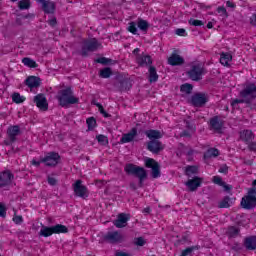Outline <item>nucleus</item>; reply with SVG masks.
<instances>
[{
  "instance_id": "1",
  "label": "nucleus",
  "mask_w": 256,
  "mask_h": 256,
  "mask_svg": "<svg viewBox=\"0 0 256 256\" xmlns=\"http://www.w3.org/2000/svg\"><path fill=\"white\" fill-rule=\"evenodd\" d=\"M57 100L60 107H69V105H77L79 103V98L75 97V92H73L71 86L59 90Z\"/></svg>"
},
{
  "instance_id": "2",
  "label": "nucleus",
  "mask_w": 256,
  "mask_h": 256,
  "mask_svg": "<svg viewBox=\"0 0 256 256\" xmlns=\"http://www.w3.org/2000/svg\"><path fill=\"white\" fill-rule=\"evenodd\" d=\"M124 171L126 175L137 177L139 187H143V183H145V179H147V170H145L144 167L128 163L125 165Z\"/></svg>"
},
{
  "instance_id": "3",
  "label": "nucleus",
  "mask_w": 256,
  "mask_h": 256,
  "mask_svg": "<svg viewBox=\"0 0 256 256\" xmlns=\"http://www.w3.org/2000/svg\"><path fill=\"white\" fill-rule=\"evenodd\" d=\"M69 233V228L63 224H56L54 226H42L39 235L40 237H51V235H61Z\"/></svg>"
},
{
  "instance_id": "4",
  "label": "nucleus",
  "mask_w": 256,
  "mask_h": 256,
  "mask_svg": "<svg viewBox=\"0 0 256 256\" xmlns=\"http://www.w3.org/2000/svg\"><path fill=\"white\" fill-rule=\"evenodd\" d=\"M242 209L251 211L256 207V187H252L248 190V194L244 196L240 202Z\"/></svg>"
},
{
  "instance_id": "5",
  "label": "nucleus",
  "mask_w": 256,
  "mask_h": 256,
  "mask_svg": "<svg viewBox=\"0 0 256 256\" xmlns=\"http://www.w3.org/2000/svg\"><path fill=\"white\" fill-rule=\"evenodd\" d=\"M187 75L191 81H201L205 75V66L201 63L192 64Z\"/></svg>"
},
{
  "instance_id": "6",
  "label": "nucleus",
  "mask_w": 256,
  "mask_h": 256,
  "mask_svg": "<svg viewBox=\"0 0 256 256\" xmlns=\"http://www.w3.org/2000/svg\"><path fill=\"white\" fill-rule=\"evenodd\" d=\"M101 47V43H99V40L97 38H91L89 40H84L83 46L81 49V55L82 57H87L89 53H93L97 51Z\"/></svg>"
},
{
  "instance_id": "7",
  "label": "nucleus",
  "mask_w": 256,
  "mask_h": 256,
  "mask_svg": "<svg viewBox=\"0 0 256 256\" xmlns=\"http://www.w3.org/2000/svg\"><path fill=\"white\" fill-rule=\"evenodd\" d=\"M102 239L103 241L109 243L110 245H117L125 241V237L123 236V234L117 230L108 231L106 234L102 236Z\"/></svg>"
},
{
  "instance_id": "8",
  "label": "nucleus",
  "mask_w": 256,
  "mask_h": 256,
  "mask_svg": "<svg viewBox=\"0 0 256 256\" xmlns=\"http://www.w3.org/2000/svg\"><path fill=\"white\" fill-rule=\"evenodd\" d=\"M61 161V155L55 151H50L41 157V163H44L46 167H57Z\"/></svg>"
},
{
  "instance_id": "9",
  "label": "nucleus",
  "mask_w": 256,
  "mask_h": 256,
  "mask_svg": "<svg viewBox=\"0 0 256 256\" xmlns=\"http://www.w3.org/2000/svg\"><path fill=\"white\" fill-rule=\"evenodd\" d=\"M239 97L241 99H249L251 105L252 101L256 99V84L253 82L246 84L239 92Z\"/></svg>"
},
{
  "instance_id": "10",
  "label": "nucleus",
  "mask_w": 256,
  "mask_h": 256,
  "mask_svg": "<svg viewBox=\"0 0 256 256\" xmlns=\"http://www.w3.org/2000/svg\"><path fill=\"white\" fill-rule=\"evenodd\" d=\"M7 139L4 143L5 145H13L17 141V137L21 135V126L19 125H10L6 130Z\"/></svg>"
},
{
  "instance_id": "11",
  "label": "nucleus",
  "mask_w": 256,
  "mask_h": 256,
  "mask_svg": "<svg viewBox=\"0 0 256 256\" xmlns=\"http://www.w3.org/2000/svg\"><path fill=\"white\" fill-rule=\"evenodd\" d=\"M145 167L151 169L152 179H159L161 177V165L153 158H146L144 161Z\"/></svg>"
},
{
  "instance_id": "12",
  "label": "nucleus",
  "mask_w": 256,
  "mask_h": 256,
  "mask_svg": "<svg viewBox=\"0 0 256 256\" xmlns=\"http://www.w3.org/2000/svg\"><path fill=\"white\" fill-rule=\"evenodd\" d=\"M74 194L76 197H80L81 199H87L89 197V189L87 186L83 185V180H76L74 184H72Z\"/></svg>"
},
{
  "instance_id": "13",
  "label": "nucleus",
  "mask_w": 256,
  "mask_h": 256,
  "mask_svg": "<svg viewBox=\"0 0 256 256\" xmlns=\"http://www.w3.org/2000/svg\"><path fill=\"white\" fill-rule=\"evenodd\" d=\"M116 81H118L116 87L119 89V91H121V93L125 91H131L133 87V82L131 81V78L125 77L123 75H118L116 76Z\"/></svg>"
},
{
  "instance_id": "14",
  "label": "nucleus",
  "mask_w": 256,
  "mask_h": 256,
  "mask_svg": "<svg viewBox=\"0 0 256 256\" xmlns=\"http://www.w3.org/2000/svg\"><path fill=\"white\" fill-rule=\"evenodd\" d=\"M208 101L209 98L207 97V94L201 92L195 93L190 99V103L194 107H203V105H206Z\"/></svg>"
},
{
  "instance_id": "15",
  "label": "nucleus",
  "mask_w": 256,
  "mask_h": 256,
  "mask_svg": "<svg viewBox=\"0 0 256 256\" xmlns=\"http://www.w3.org/2000/svg\"><path fill=\"white\" fill-rule=\"evenodd\" d=\"M33 101L40 111H49V102H47V97L45 96V94H37L36 96H34Z\"/></svg>"
},
{
  "instance_id": "16",
  "label": "nucleus",
  "mask_w": 256,
  "mask_h": 256,
  "mask_svg": "<svg viewBox=\"0 0 256 256\" xmlns=\"http://www.w3.org/2000/svg\"><path fill=\"white\" fill-rule=\"evenodd\" d=\"M135 63L138 67H151V65H153V58H151L149 54H138L135 57Z\"/></svg>"
},
{
  "instance_id": "17",
  "label": "nucleus",
  "mask_w": 256,
  "mask_h": 256,
  "mask_svg": "<svg viewBox=\"0 0 256 256\" xmlns=\"http://www.w3.org/2000/svg\"><path fill=\"white\" fill-rule=\"evenodd\" d=\"M147 151H150V153H153V155H159L163 149H165V146H163V143L159 140H150L146 144Z\"/></svg>"
},
{
  "instance_id": "18",
  "label": "nucleus",
  "mask_w": 256,
  "mask_h": 256,
  "mask_svg": "<svg viewBox=\"0 0 256 256\" xmlns=\"http://www.w3.org/2000/svg\"><path fill=\"white\" fill-rule=\"evenodd\" d=\"M15 175L11 173V170H4L0 172V187H9L13 183Z\"/></svg>"
},
{
  "instance_id": "19",
  "label": "nucleus",
  "mask_w": 256,
  "mask_h": 256,
  "mask_svg": "<svg viewBox=\"0 0 256 256\" xmlns=\"http://www.w3.org/2000/svg\"><path fill=\"white\" fill-rule=\"evenodd\" d=\"M223 125H225V122L219 116H214L209 120L210 131L221 133L223 131Z\"/></svg>"
},
{
  "instance_id": "20",
  "label": "nucleus",
  "mask_w": 256,
  "mask_h": 256,
  "mask_svg": "<svg viewBox=\"0 0 256 256\" xmlns=\"http://www.w3.org/2000/svg\"><path fill=\"white\" fill-rule=\"evenodd\" d=\"M36 1L42 4V11L45 13V15H53L55 13V10L57 9L55 2L51 0H36Z\"/></svg>"
},
{
  "instance_id": "21",
  "label": "nucleus",
  "mask_w": 256,
  "mask_h": 256,
  "mask_svg": "<svg viewBox=\"0 0 256 256\" xmlns=\"http://www.w3.org/2000/svg\"><path fill=\"white\" fill-rule=\"evenodd\" d=\"M185 64V58H183L181 55L173 52L170 57L168 58V65H171V67H181V65Z\"/></svg>"
},
{
  "instance_id": "22",
  "label": "nucleus",
  "mask_w": 256,
  "mask_h": 256,
  "mask_svg": "<svg viewBox=\"0 0 256 256\" xmlns=\"http://www.w3.org/2000/svg\"><path fill=\"white\" fill-rule=\"evenodd\" d=\"M203 183V179L201 177L196 176L192 179H189L185 185L188 187L189 191H197L199 189V186Z\"/></svg>"
},
{
  "instance_id": "23",
  "label": "nucleus",
  "mask_w": 256,
  "mask_h": 256,
  "mask_svg": "<svg viewBox=\"0 0 256 256\" xmlns=\"http://www.w3.org/2000/svg\"><path fill=\"white\" fill-rule=\"evenodd\" d=\"M25 85L29 87V89H37V87H41V78L37 76H28L25 80Z\"/></svg>"
},
{
  "instance_id": "24",
  "label": "nucleus",
  "mask_w": 256,
  "mask_h": 256,
  "mask_svg": "<svg viewBox=\"0 0 256 256\" xmlns=\"http://www.w3.org/2000/svg\"><path fill=\"white\" fill-rule=\"evenodd\" d=\"M240 139L249 147V144L253 143V139H255V134L251 130H243L240 132Z\"/></svg>"
},
{
  "instance_id": "25",
  "label": "nucleus",
  "mask_w": 256,
  "mask_h": 256,
  "mask_svg": "<svg viewBox=\"0 0 256 256\" xmlns=\"http://www.w3.org/2000/svg\"><path fill=\"white\" fill-rule=\"evenodd\" d=\"M137 137V128L133 127L128 133L123 134L120 143H131Z\"/></svg>"
},
{
  "instance_id": "26",
  "label": "nucleus",
  "mask_w": 256,
  "mask_h": 256,
  "mask_svg": "<svg viewBox=\"0 0 256 256\" xmlns=\"http://www.w3.org/2000/svg\"><path fill=\"white\" fill-rule=\"evenodd\" d=\"M127 221H129V216L125 213H121L118 215L117 220H115L114 225L117 229H123V227H126Z\"/></svg>"
},
{
  "instance_id": "27",
  "label": "nucleus",
  "mask_w": 256,
  "mask_h": 256,
  "mask_svg": "<svg viewBox=\"0 0 256 256\" xmlns=\"http://www.w3.org/2000/svg\"><path fill=\"white\" fill-rule=\"evenodd\" d=\"M148 81L149 83H157L159 81V74H157V68L153 65L148 67Z\"/></svg>"
},
{
  "instance_id": "28",
  "label": "nucleus",
  "mask_w": 256,
  "mask_h": 256,
  "mask_svg": "<svg viewBox=\"0 0 256 256\" xmlns=\"http://www.w3.org/2000/svg\"><path fill=\"white\" fill-rule=\"evenodd\" d=\"M145 135L150 141H159V139L163 138V134H161V131L159 130H146Z\"/></svg>"
},
{
  "instance_id": "29",
  "label": "nucleus",
  "mask_w": 256,
  "mask_h": 256,
  "mask_svg": "<svg viewBox=\"0 0 256 256\" xmlns=\"http://www.w3.org/2000/svg\"><path fill=\"white\" fill-rule=\"evenodd\" d=\"M244 247L248 251H255L256 249V236H248L244 238Z\"/></svg>"
},
{
  "instance_id": "30",
  "label": "nucleus",
  "mask_w": 256,
  "mask_h": 256,
  "mask_svg": "<svg viewBox=\"0 0 256 256\" xmlns=\"http://www.w3.org/2000/svg\"><path fill=\"white\" fill-rule=\"evenodd\" d=\"M235 203V198H231L229 196H225L219 203L218 208L219 209H229L231 205Z\"/></svg>"
},
{
  "instance_id": "31",
  "label": "nucleus",
  "mask_w": 256,
  "mask_h": 256,
  "mask_svg": "<svg viewBox=\"0 0 256 256\" xmlns=\"http://www.w3.org/2000/svg\"><path fill=\"white\" fill-rule=\"evenodd\" d=\"M220 63L223 65V67H229V63L233 61V55L229 52H222L220 54Z\"/></svg>"
},
{
  "instance_id": "32",
  "label": "nucleus",
  "mask_w": 256,
  "mask_h": 256,
  "mask_svg": "<svg viewBox=\"0 0 256 256\" xmlns=\"http://www.w3.org/2000/svg\"><path fill=\"white\" fill-rule=\"evenodd\" d=\"M136 24L138 29H140L142 33H147L149 31L150 24L147 20L143 18H138Z\"/></svg>"
},
{
  "instance_id": "33",
  "label": "nucleus",
  "mask_w": 256,
  "mask_h": 256,
  "mask_svg": "<svg viewBox=\"0 0 256 256\" xmlns=\"http://www.w3.org/2000/svg\"><path fill=\"white\" fill-rule=\"evenodd\" d=\"M239 233H241V229H239V227L236 226H229L226 232L227 236L230 239H235V237H237Z\"/></svg>"
},
{
  "instance_id": "34",
  "label": "nucleus",
  "mask_w": 256,
  "mask_h": 256,
  "mask_svg": "<svg viewBox=\"0 0 256 256\" xmlns=\"http://www.w3.org/2000/svg\"><path fill=\"white\" fill-rule=\"evenodd\" d=\"M199 173V167L195 165H188L185 168V175L187 177H193V175H197Z\"/></svg>"
},
{
  "instance_id": "35",
  "label": "nucleus",
  "mask_w": 256,
  "mask_h": 256,
  "mask_svg": "<svg viewBox=\"0 0 256 256\" xmlns=\"http://www.w3.org/2000/svg\"><path fill=\"white\" fill-rule=\"evenodd\" d=\"M22 63L25 65V67H29L30 69H37V67H39V64L29 57L23 58Z\"/></svg>"
},
{
  "instance_id": "36",
  "label": "nucleus",
  "mask_w": 256,
  "mask_h": 256,
  "mask_svg": "<svg viewBox=\"0 0 256 256\" xmlns=\"http://www.w3.org/2000/svg\"><path fill=\"white\" fill-rule=\"evenodd\" d=\"M11 97L13 103H16V105H21V103H25L27 100V98L25 96H21L19 92H14Z\"/></svg>"
},
{
  "instance_id": "37",
  "label": "nucleus",
  "mask_w": 256,
  "mask_h": 256,
  "mask_svg": "<svg viewBox=\"0 0 256 256\" xmlns=\"http://www.w3.org/2000/svg\"><path fill=\"white\" fill-rule=\"evenodd\" d=\"M204 159H211V157H219V149L209 148L203 155Z\"/></svg>"
},
{
  "instance_id": "38",
  "label": "nucleus",
  "mask_w": 256,
  "mask_h": 256,
  "mask_svg": "<svg viewBox=\"0 0 256 256\" xmlns=\"http://www.w3.org/2000/svg\"><path fill=\"white\" fill-rule=\"evenodd\" d=\"M111 75H113V70L110 67L102 68L99 71V77L101 79H109V77H111Z\"/></svg>"
},
{
  "instance_id": "39",
  "label": "nucleus",
  "mask_w": 256,
  "mask_h": 256,
  "mask_svg": "<svg viewBox=\"0 0 256 256\" xmlns=\"http://www.w3.org/2000/svg\"><path fill=\"white\" fill-rule=\"evenodd\" d=\"M137 27V22L130 21L127 27L128 33H131L132 35H139V29Z\"/></svg>"
},
{
  "instance_id": "40",
  "label": "nucleus",
  "mask_w": 256,
  "mask_h": 256,
  "mask_svg": "<svg viewBox=\"0 0 256 256\" xmlns=\"http://www.w3.org/2000/svg\"><path fill=\"white\" fill-rule=\"evenodd\" d=\"M212 181H213V183H215V185L224 187V189H226V191H229V189H231V187L229 185H225V182H223V178H221L220 176H213Z\"/></svg>"
},
{
  "instance_id": "41",
  "label": "nucleus",
  "mask_w": 256,
  "mask_h": 256,
  "mask_svg": "<svg viewBox=\"0 0 256 256\" xmlns=\"http://www.w3.org/2000/svg\"><path fill=\"white\" fill-rule=\"evenodd\" d=\"M18 8L20 11H27V9H31V0H20L18 2Z\"/></svg>"
},
{
  "instance_id": "42",
  "label": "nucleus",
  "mask_w": 256,
  "mask_h": 256,
  "mask_svg": "<svg viewBox=\"0 0 256 256\" xmlns=\"http://www.w3.org/2000/svg\"><path fill=\"white\" fill-rule=\"evenodd\" d=\"M181 93H185L186 95H191L193 92V86L189 83L182 84L180 86Z\"/></svg>"
},
{
  "instance_id": "43",
  "label": "nucleus",
  "mask_w": 256,
  "mask_h": 256,
  "mask_svg": "<svg viewBox=\"0 0 256 256\" xmlns=\"http://www.w3.org/2000/svg\"><path fill=\"white\" fill-rule=\"evenodd\" d=\"M86 125L88 127V131H93V129L97 127V120L95 119V117H89L86 120Z\"/></svg>"
},
{
  "instance_id": "44",
  "label": "nucleus",
  "mask_w": 256,
  "mask_h": 256,
  "mask_svg": "<svg viewBox=\"0 0 256 256\" xmlns=\"http://www.w3.org/2000/svg\"><path fill=\"white\" fill-rule=\"evenodd\" d=\"M96 140L98 141V143L100 145H102L103 147H106V145H109V138H107V136L103 135V134H99L96 136Z\"/></svg>"
},
{
  "instance_id": "45",
  "label": "nucleus",
  "mask_w": 256,
  "mask_h": 256,
  "mask_svg": "<svg viewBox=\"0 0 256 256\" xmlns=\"http://www.w3.org/2000/svg\"><path fill=\"white\" fill-rule=\"evenodd\" d=\"M245 103V105H250V100L249 99H245V98H236L234 100L231 101V106L235 107V105H239V104H243Z\"/></svg>"
},
{
  "instance_id": "46",
  "label": "nucleus",
  "mask_w": 256,
  "mask_h": 256,
  "mask_svg": "<svg viewBox=\"0 0 256 256\" xmlns=\"http://www.w3.org/2000/svg\"><path fill=\"white\" fill-rule=\"evenodd\" d=\"M95 63H100V65H111V63H113V59L100 57L95 60Z\"/></svg>"
},
{
  "instance_id": "47",
  "label": "nucleus",
  "mask_w": 256,
  "mask_h": 256,
  "mask_svg": "<svg viewBox=\"0 0 256 256\" xmlns=\"http://www.w3.org/2000/svg\"><path fill=\"white\" fill-rule=\"evenodd\" d=\"M195 249H197V246L188 247L181 252L180 256L193 255V251H195Z\"/></svg>"
},
{
  "instance_id": "48",
  "label": "nucleus",
  "mask_w": 256,
  "mask_h": 256,
  "mask_svg": "<svg viewBox=\"0 0 256 256\" xmlns=\"http://www.w3.org/2000/svg\"><path fill=\"white\" fill-rule=\"evenodd\" d=\"M189 25H192L193 27H203V25H205V23H203V21H201V20L190 19Z\"/></svg>"
},
{
  "instance_id": "49",
  "label": "nucleus",
  "mask_w": 256,
  "mask_h": 256,
  "mask_svg": "<svg viewBox=\"0 0 256 256\" xmlns=\"http://www.w3.org/2000/svg\"><path fill=\"white\" fill-rule=\"evenodd\" d=\"M145 243H147L145 241V238H143V237L135 238L134 245H136L137 247H143V246H145Z\"/></svg>"
},
{
  "instance_id": "50",
  "label": "nucleus",
  "mask_w": 256,
  "mask_h": 256,
  "mask_svg": "<svg viewBox=\"0 0 256 256\" xmlns=\"http://www.w3.org/2000/svg\"><path fill=\"white\" fill-rule=\"evenodd\" d=\"M186 129H188V131H190L191 133H195L197 127L195 126V124L191 121H186Z\"/></svg>"
},
{
  "instance_id": "51",
  "label": "nucleus",
  "mask_w": 256,
  "mask_h": 256,
  "mask_svg": "<svg viewBox=\"0 0 256 256\" xmlns=\"http://www.w3.org/2000/svg\"><path fill=\"white\" fill-rule=\"evenodd\" d=\"M0 217H2L3 219L7 217V206H5V204L3 203H0Z\"/></svg>"
},
{
  "instance_id": "52",
  "label": "nucleus",
  "mask_w": 256,
  "mask_h": 256,
  "mask_svg": "<svg viewBox=\"0 0 256 256\" xmlns=\"http://www.w3.org/2000/svg\"><path fill=\"white\" fill-rule=\"evenodd\" d=\"M217 13L222 15V17H229V13H227V9L225 8V6L218 7L217 8Z\"/></svg>"
},
{
  "instance_id": "53",
  "label": "nucleus",
  "mask_w": 256,
  "mask_h": 256,
  "mask_svg": "<svg viewBox=\"0 0 256 256\" xmlns=\"http://www.w3.org/2000/svg\"><path fill=\"white\" fill-rule=\"evenodd\" d=\"M12 221L15 223V225H22L23 224V216L21 215H15L12 218Z\"/></svg>"
},
{
  "instance_id": "54",
  "label": "nucleus",
  "mask_w": 256,
  "mask_h": 256,
  "mask_svg": "<svg viewBox=\"0 0 256 256\" xmlns=\"http://www.w3.org/2000/svg\"><path fill=\"white\" fill-rule=\"evenodd\" d=\"M175 33L178 37H187V30L185 28H177Z\"/></svg>"
},
{
  "instance_id": "55",
  "label": "nucleus",
  "mask_w": 256,
  "mask_h": 256,
  "mask_svg": "<svg viewBox=\"0 0 256 256\" xmlns=\"http://www.w3.org/2000/svg\"><path fill=\"white\" fill-rule=\"evenodd\" d=\"M47 23L50 27H56L57 26V17L53 16L47 20Z\"/></svg>"
},
{
  "instance_id": "56",
  "label": "nucleus",
  "mask_w": 256,
  "mask_h": 256,
  "mask_svg": "<svg viewBox=\"0 0 256 256\" xmlns=\"http://www.w3.org/2000/svg\"><path fill=\"white\" fill-rule=\"evenodd\" d=\"M218 173H223L224 175H227L229 173V166H227V164L222 165L219 168Z\"/></svg>"
},
{
  "instance_id": "57",
  "label": "nucleus",
  "mask_w": 256,
  "mask_h": 256,
  "mask_svg": "<svg viewBox=\"0 0 256 256\" xmlns=\"http://www.w3.org/2000/svg\"><path fill=\"white\" fill-rule=\"evenodd\" d=\"M48 185H51V187H55L57 185V180L55 177L47 176Z\"/></svg>"
},
{
  "instance_id": "58",
  "label": "nucleus",
  "mask_w": 256,
  "mask_h": 256,
  "mask_svg": "<svg viewBox=\"0 0 256 256\" xmlns=\"http://www.w3.org/2000/svg\"><path fill=\"white\" fill-rule=\"evenodd\" d=\"M249 21H250V25H252V27H256V14L255 13H253L250 16Z\"/></svg>"
},
{
  "instance_id": "59",
  "label": "nucleus",
  "mask_w": 256,
  "mask_h": 256,
  "mask_svg": "<svg viewBox=\"0 0 256 256\" xmlns=\"http://www.w3.org/2000/svg\"><path fill=\"white\" fill-rule=\"evenodd\" d=\"M191 132L190 130H183L181 133H180V137H191Z\"/></svg>"
},
{
  "instance_id": "60",
  "label": "nucleus",
  "mask_w": 256,
  "mask_h": 256,
  "mask_svg": "<svg viewBox=\"0 0 256 256\" xmlns=\"http://www.w3.org/2000/svg\"><path fill=\"white\" fill-rule=\"evenodd\" d=\"M41 163H43V162H41V158L39 161L36 159H32V161H31V165H33V167H41Z\"/></svg>"
},
{
  "instance_id": "61",
  "label": "nucleus",
  "mask_w": 256,
  "mask_h": 256,
  "mask_svg": "<svg viewBox=\"0 0 256 256\" xmlns=\"http://www.w3.org/2000/svg\"><path fill=\"white\" fill-rule=\"evenodd\" d=\"M248 150L256 153V142H252L248 145Z\"/></svg>"
},
{
  "instance_id": "62",
  "label": "nucleus",
  "mask_w": 256,
  "mask_h": 256,
  "mask_svg": "<svg viewBox=\"0 0 256 256\" xmlns=\"http://www.w3.org/2000/svg\"><path fill=\"white\" fill-rule=\"evenodd\" d=\"M226 7H229L230 9H235L237 5L231 1H226Z\"/></svg>"
},
{
  "instance_id": "63",
  "label": "nucleus",
  "mask_w": 256,
  "mask_h": 256,
  "mask_svg": "<svg viewBox=\"0 0 256 256\" xmlns=\"http://www.w3.org/2000/svg\"><path fill=\"white\" fill-rule=\"evenodd\" d=\"M96 107H98L99 113L102 115L103 112L105 111V108L103 107V105L101 103H97Z\"/></svg>"
},
{
  "instance_id": "64",
  "label": "nucleus",
  "mask_w": 256,
  "mask_h": 256,
  "mask_svg": "<svg viewBox=\"0 0 256 256\" xmlns=\"http://www.w3.org/2000/svg\"><path fill=\"white\" fill-rule=\"evenodd\" d=\"M142 213H146L147 215H149V213H151V208L150 207L144 208Z\"/></svg>"
}]
</instances>
